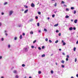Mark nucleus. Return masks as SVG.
<instances>
[{
	"mask_svg": "<svg viewBox=\"0 0 78 78\" xmlns=\"http://www.w3.org/2000/svg\"><path fill=\"white\" fill-rule=\"evenodd\" d=\"M23 50L25 52H27L28 51V48H25L23 49Z\"/></svg>",
	"mask_w": 78,
	"mask_h": 78,
	"instance_id": "f257e3e1",
	"label": "nucleus"
},
{
	"mask_svg": "<svg viewBox=\"0 0 78 78\" xmlns=\"http://www.w3.org/2000/svg\"><path fill=\"white\" fill-rule=\"evenodd\" d=\"M12 13H13V11H10L9 12V16H11Z\"/></svg>",
	"mask_w": 78,
	"mask_h": 78,
	"instance_id": "f03ea898",
	"label": "nucleus"
},
{
	"mask_svg": "<svg viewBox=\"0 0 78 78\" xmlns=\"http://www.w3.org/2000/svg\"><path fill=\"white\" fill-rule=\"evenodd\" d=\"M31 7H32V8H34V7L35 6V5L34 4V3H32L31 4Z\"/></svg>",
	"mask_w": 78,
	"mask_h": 78,
	"instance_id": "7ed1b4c3",
	"label": "nucleus"
},
{
	"mask_svg": "<svg viewBox=\"0 0 78 78\" xmlns=\"http://www.w3.org/2000/svg\"><path fill=\"white\" fill-rule=\"evenodd\" d=\"M34 20L33 19H31L29 20V22H33Z\"/></svg>",
	"mask_w": 78,
	"mask_h": 78,
	"instance_id": "20e7f679",
	"label": "nucleus"
},
{
	"mask_svg": "<svg viewBox=\"0 0 78 78\" xmlns=\"http://www.w3.org/2000/svg\"><path fill=\"white\" fill-rule=\"evenodd\" d=\"M13 72L14 73H17V70H14L13 71Z\"/></svg>",
	"mask_w": 78,
	"mask_h": 78,
	"instance_id": "39448f33",
	"label": "nucleus"
},
{
	"mask_svg": "<svg viewBox=\"0 0 78 78\" xmlns=\"http://www.w3.org/2000/svg\"><path fill=\"white\" fill-rule=\"evenodd\" d=\"M69 30L70 31H72V30H73V27H71L69 28Z\"/></svg>",
	"mask_w": 78,
	"mask_h": 78,
	"instance_id": "423d86ee",
	"label": "nucleus"
},
{
	"mask_svg": "<svg viewBox=\"0 0 78 78\" xmlns=\"http://www.w3.org/2000/svg\"><path fill=\"white\" fill-rule=\"evenodd\" d=\"M77 21H78V20H74V23H77Z\"/></svg>",
	"mask_w": 78,
	"mask_h": 78,
	"instance_id": "0eeeda50",
	"label": "nucleus"
},
{
	"mask_svg": "<svg viewBox=\"0 0 78 78\" xmlns=\"http://www.w3.org/2000/svg\"><path fill=\"white\" fill-rule=\"evenodd\" d=\"M28 9L26 10V11H25L24 12V13H27V12H28Z\"/></svg>",
	"mask_w": 78,
	"mask_h": 78,
	"instance_id": "6e6552de",
	"label": "nucleus"
},
{
	"mask_svg": "<svg viewBox=\"0 0 78 78\" xmlns=\"http://www.w3.org/2000/svg\"><path fill=\"white\" fill-rule=\"evenodd\" d=\"M8 47L9 48H10V47H11V45L10 44H8Z\"/></svg>",
	"mask_w": 78,
	"mask_h": 78,
	"instance_id": "1a4fd4ad",
	"label": "nucleus"
},
{
	"mask_svg": "<svg viewBox=\"0 0 78 78\" xmlns=\"http://www.w3.org/2000/svg\"><path fill=\"white\" fill-rule=\"evenodd\" d=\"M22 39V35H21L20 36V39Z\"/></svg>",
	"mask_w": 78,
	"mask_h": 78,
	"instance_id": "9d476101",
	"label": "nucleus"
},
{
	"mask_svg": "<svg viewBox=\"0 0 78 78\" xmlns=\"http://www.w3.org/2000/svg\"><path fill=\"white\" fill-rule=\"evenodd\" d=\"M30 34H33V31H31L30 32Z\"/></svg>",
	"mask_w": 78,
	"mask_h": 78,
	"instance_id": "9b49d317",
	"label": "nucleus"
},
{
	"mask_svg": "<svg viewBox=\"0 0 78 78\" xmlns=\"http://www.w3.org/2000/svg\"><path fill=\"white\" fill-rule=\"evenodd\" d=\"M45 54H43L41 55V57L42 58H43V57H45Z\"/></svg>",
	"mask_w": 78,
	"mask_h": 78,
	"instance_id": "f8f14e48",
	"label": "nucleus"
},
{
	"mask_svg": "<svg viewBox=\"0 0 78 78\" xmlns=\"http://www.w3.org/2000/svg\"><path fill=\"white\" fill-rule=\"evenodd\" d=\"M7 4H8V2H5L4 3V5H7Z\"/></svg>",
	"mask_w": 78,
	"mask_h": 78,
	"instance_id": "ddd939ff",
	"label": "nucleus"
},
{
	"mask_svg": "<svg viewBox=\"0 0 78 78\" xmlns=\"http://www.w3.org/2000/svg\"><path fill=\"white\" fill-rule=\"evenodd\" d=\"M58 24H57L54 25V27H58Z\"/></svg>",
	"mask_w": 78,
	"mask_h": 78,
	"instance_id": "4468645a",
	"label": "nucleus"
},
{
	"mask_svg": "<svg viewBox=\"0 0 78 78\" xmlns=\"http://www.w3.org/2000/svg\"><path fill=\"white\" fill-rule=\"evenodd\" d=\"M69 16L67 15H66L65 17V18H69Z\"/></svg>",
	"mask_w": 78,
	"mask_h": 78,
	"instance_id": "2eb2a0df",
	"label": "nucleus"
},
{
	"mask_svg": "<svg viewBox=\"0 0 78 78\" xmlns=\"http://www.w3.org/2000/svg\"><path fill=\"white\" fill-rule=\"evenodd\" d=\"M44 31H46V32H47V30L46 29H44Z\"/></svg>",
	"mask_w": 78,
	"mask_h": 78,
	"instance_id": "dca6fc26",
	"label": "nucleus"
},
{
	"mask_svg": "<svg viewBox=\"0 0 78 78\" xmlns=\"http://www.w3.org/2000/svg\"><path fill=\"white\" fill-rule=\"evenodd\" d=\"M17 37H15L14 38L15 41H16V40H17Z\"/></svg>",
	"mask_w": 78,
	"mask_h": 78,
	"instance_id": "f3484780",
	"label": "nucleus"
},
{
	"mask_svg": "<svg viewBox=\"0 0 78 78\" xmlns=\"http://www.w3.org/2000/svg\"><path fill=\"white\" fill-rule=\"evenodd\" d=\"M15 78H19V76H18V75H16L15 76Z\"/></svg>",
	"mask_w": 78,
	"mask_h": 78,
	"instance_id": "a211bd4d",
	"label": "nucleus"
},
{
	"mask_svg": "<svg viewBox=\"0 0 78 78\" xmlns=\"http://www.w3.org/2000/svg\"><path fill=\"white\" fill-rule=\"evenodd\" d=\"M61 63H62L63 64H64V61L62 60L61 61Z\"/></svg>",
	"mask_w": 78,
	"mask_h": 78,
	"instance_id": "6ab92c4d",
	"label": "nucleus"
},
{
	"mask_svg": "<svg viewBox=\"0 0 78 78\" xmlns=\"http://www.w3.org/2000/svg\"><path fill=\"white\" fill-rule=\"evenodd\" d=\"M73 50H74V51H76V48L75 47L73 48Z\"/></svg>",
	"mask_w": 78,
	"mask_h": 78,
	"instance_id": "aec40b11",
	"label": "nucleus"
},
{
	"mask_svg": "<svg viewBox=\"0 0 78 78\" xmlns=\"http://www.w3.org/2000/svg\"><path fill=\"white\" fill-rule=\"evenodd\" d=\"M58 40H57L55 41V44H57V43H58Z\"/></svg>",
	"mask_w": 78,
	"mask_h": 78,
	"instance_id": "412c9836",
	"label": "nucleus"
},
{
	"mask_svg": "<svg viewBox=\"0 0 78 78\" xmlns=\"http://www.w3.org/2000/svg\"><path fill=\"white\" fill-rule=\"evenodd\" d=\"M66 44V43L65 42H63V45H65Z\"/></svg>",
	"mask_w": 78,
	"mask_h": 78,
	"instance_id": "4be33fe9",
	"label": "nucleus"
},
{
	"mask_svg": "<svg viewBox=\"0 0 78 78\" xmlns=\"http://www.w3.org/2000/svg\"><path fill=\"white\" fill-rule=\"evenodd\" d=\"M49 42H50V43H51V42H52V41H51L50 40H49Z\"/></svg>",
	"mask_w": 78,
	"mask_h": 78,
	"instance_id": "5701e85b",
	"label": "nucleus"
},
{
	"mask_svg": "<svg viewBox=\"0 0 78 78\" xmlns=\"http://www.w3.org/2000/svg\"><path fill=\"white\" fill-rule=\"evenodd\" d=\"M42 49H44V48H45V46H43L42 47Z\"/></svg>",
	"mask_w": 78,
	"mask_h": 78,
	"instance_id": "b1692460",
	"label": "nucleus"
},
{
	"mask_svg": "<svg viewBox=\"0 0 78 78\" xmlns=\"http://www.w3.org/2000/svg\"><path fill=\"white\" fill-rule=\"evenodd\" d=\"M39 25H40L39 23H37V27H39Z\"/></svg>",
	"mask_w": 78,
	"mask_h": 78,
	"instance_id": "393cba45",
	"label": "nucleus"
},
{
	"mask_svg": "<svg viewBox=\"0 0 78 78\" xmlns=\"http://www.w3.org/2000/svg\"><path fill=\"white\" fill-rule=\"evenodd\" d=\"M66 11H69V9L67 8L66 9Z\"/></svg>",
	"mask_w": 78,
	"mask_h": 78,
	"instance_id": "a878e982",
	"label": "nucleus"
},
{
	"mask_svg": "<svg viewBox=\"0 0 78 78\" xmlns=\"http://www.w3.org/2000/svg\"><path fill=\"white\" fill-rule=\"evenodd\" d=\"M22 67H25V65L24 64H23L22 65Z\"/></svg>",
	"mask_w": 78,
	"mask_h": 78,
	"instance_id": "bb28decb",
	"label": "nucleus"
},
{
	"mask_svg": "<svg viewBox=\"0 0 78 78\" xmlns=\"http://www.w3.org/2000/svg\"><path fill=\"white\" fill-rule=\"evenodd\" d=\"M41 71H38V74H41Z\"/></svg>",
	"mask_w": 78,
	"mask_h": 78,
	"instance_id": "cd10ccee",
	"label": "nucleus"
},
{
	"mask_svg": "<svg viewBox=\"0 0 78 78\" xmlns=\"http://www.w3.org/2000/svg\"><path fill=\"white\" fill-rule=\"evenodd\" d=\"M51 73H53V70H51Z\"/></svg>",
	"mask_w": 78,
	"mask_h": 78,
	"instance_id": "c85d7f7f",
	"label": "nucleus"
},
{
	"mask_svg": "<svg viewBox=\"0 0 78 78\" xmlns=\"http://www.w3.org/2000/svg\"><path fill=\"white\" fill-rule=\"evenodd\" d=\"M76 12L75 10H74V14H76Z\"/></svg>",
	"mask_w": 78,
	"mask_h": 78,
	"instance_id": "c756f323",
	"label": "nucleus"
},
{
	"mask_svg": "<svg viewBox=\"0 0 78 78\" xmlns=\"http://www.w3.org/2000/svg\"><path fill=\"white\" fill-rule=\"evenodd\" d=\"M38 14H39V15H40V14H41V12H38Z\"/></svg>",
	"mask_w": 78,
	"mask_h": 78,
	"instance_id": "7c9ffc66",
	"label": "nucleus"
},
{
	"mask_svg": "<svg viewBox=\"0 0 78 78\" xmlns=\"http://www.w3.org/2000/svg\"><path fill=\"white\" fill-rule=\"evenodd\" d=\"M36 40H35L34 41H33V43L34 44L35 43H36Z\"/></svg>",
	"mask_w": 78,
	"mask_h": 78,
	"instance_id": "2f4dec72",
	"label": "nucleus"
},
{
	"mask_svg": "<svg viewBox=\"0 0 78 78\" xmlns=\"http://www.w3.org/2000/svg\"><path fill=\"white\" fill-rule=\"evenodd\" d=\"M4 40V38H2V39H1V41H3Z\"/></svg>",
	"mask_w": 78,
	"mask_h": 78,
	"instance_id": "473e14b6",
	"label": "nucleus"
},
{
	"mask_svg": "<svg viewBox=\"0 0 78 78\" xmlns=\"http://www.w3.org/2000/svg\"><path fill=\"white\" fill-rule=\"evenodd\" d=\"M24 7H25V8H28V6H27V5L24 6Z\"/></svg>",
	"mask_w": 78,
	"mask_h": 78,
	"instance_id": "72a5a7b5",
	"label": "nucleus"
},
{
	"mask_svg": "<svg viewBox=\"0 0 78 78\" xmlns=\"http://www.w3.org/2000/svg\"><path fill=\"white\" fill-rule=\"evenodd\" d=\"M71 9H74V7H71Z\"/></svg>",
	"mask_w": 78,
	"mask_h": 78,
	"instance_id": "f704fd0d",
	"label": "nucleus"
},
{
	"mask_svg": "<svg viewBox=\"0 0 78 78\" xmlns=\"http://www.w3.org/2000/svg\"><path fill=\"white\" fill-rule=\"evenodd\" d=\"M45 40V41H46V42H47L48 41V38H46Z\"/></svg>",
	"mask_w": 78,
	"mask_h": 78,
	"instance_id": "c9c22d12",
	"label": "nucleus"
},
{
	"mask_svg": "<svg viewBox=\"0 0 78 78\" xmlns=\"http://www.w3.org/2000/svg\"><path fill=\"white\" fill-rule=\"evenodd\" d=\"M34 46H31L32 48H34Z\"/></svg>",
	"mask_w": 78,
	"mask_h": 78,
	"instance_id": "e433bc0d",
	"label": "nucleus"
},
{
	"mask_svg": "<svg viewBox=\"0 0 78 78\" xmlns=\"http://www.w3.org/2000/svg\"><path fill=\"white\" fill-rule=\"evenodd\" d=\"M76 61H77V59H76V58H75V62H76Z\"/></svg>",
	"mask_w": 78,
	"mask_h": 78,
	"instance_id": "4c0bfd02",
	"label": "nucleus"
},
{
	"mask_svg": "<svg viewBox=\"0 0 78 78\" xmlns=\"http://www.w3.org/2000/svg\"><path fill=\"white\" fill-rule=\"evenodd\" d=\"M62 68H64V65H62Z\"/></svg>",
	"mask_w": 78,
	"mask_h": 78,
	"instance_id": "58836bf2",
	"label": "nucleus"
},
{
	"mask_svg": "<svg viewBox=\"0 0 78 78\" xmlns=\"http://www.w3.org/2000/svg\"><path fill=\"white\" fill-rule=\"evenodd\" d=\"M35 19H38V17H37V16H36Z\"/></svg>",
	"mask_w": 78,
	"mask_h": 78,
	"instance_id": "ea45409f",
	"label": "nucleus"
},
{
	"mask_svg": "<svg viewBox=\"0 0 78 78\" xmlns=\"http://www.w3.org/2000/svg\"><path fill=\"white\" fill-rule=\"evenodd\" d=\"M66 57H67V58H69V55H67L66 56Z\"/></svg>",
	"mask_w": 78,
	"mask_h": 78,
	"instance_id": "a19ab883",
	"label": "nucleus"
},
{
	"mask_svg": "<svg viewBox=\"0 0 78 78\" xmlns=\"http://www.w3.org/2000/svg\"><path fill=\"white\" fill-rule=\"evenodd\" d=\"M55 14L52 15V17H55Z\"/></svg>",
	"mask_w": 78,
	"mask_h": 78,
	"instance_id": "79ce46f5",
	"label": "nucleus"
},
{
	"mask_svg": "<svg viewBox=\"0 0 78 78\" xmlns=\"http://www.w3.org/2000/svg\"><path fill=\"white\" fill-rule=\"evenodd\" d=\"M66 61H69V58H66Z\"/></svg>",
	"mask_w": 78,
	"mask_h": 78,
	"instance_id": "37998d69",
	"label": "nucleus"
},
{
	"mask_svg": "<svg viewBox=\"0 0 78 78\" xmlns=\"http://www.w3.org/2000/svg\"><path fill=\"white\" fill-rule=\"evenodd\" d=\"M38 49L39 50H41V47H38Z\"/></svg>",
	"mask_w": 78,
	"mask_h": 78,
	"instance_id": "c03bdc74",
	"label": "nucleus"
},
{
	"mask_svg": "<svg viewBox=\"0 0 78 78\" xmlns=\"http://www.w3.org/2000/svg\"><path fill=\"white\" fill-rule=\"evenodd\" d=\"M56 33H59V30H56Z\"/></svg>",
	"mask_w": 78,
	"mask_h": 78,
	"instance_id": "a18cd8bd",
	"label": "nucleus"
},
{
	"mask_svg": "<svg viewBox=\"0 0 78 78\" xmlns=\"http://www.w3.org/2000/svg\"><path fill=\"white\" fill-rule=\"evenodd\" d=\"M62 4H64V1H62Z\"/></svg>",
	"mask_w": 78,
	"mask_h": 78,
	"instance_id": "49530a36",
	"label": "nucleus"
},
{
	"mask_svg": "<svg viewBox=\"0 0 78 78\" xmlns=\"http://www.w3.org/2000/svg\"><path fill=\"white\" fill-rule=\"evenodd\" d=\"M56 5H57L56 3H55V4L54 5L55 6H56Z\"/></svg>",
	"mask_w": 78,
	"mask_h": 78,
	"instance_id": "de8ad7c7",
	"label": "nucleus"
},
{
	"mask_svg": "<svg viewBox=\"0 0 78 78\" xmlns=\"http://www.w3.org/2000/svg\"><path fill=\"white\" fill-rule=\"evenodd\" d=\"M61 33H59V34H58V36H61Z\"/></svg>",
	"mask_w": 78,
	"mask_h": 78,
	"instance_id": "09e8293b",
	"label": "nucleus"
},
{
	"mask_svg": "<svg viewBox=\"0 0 78 78\" xmlns=\"http://www.w3.org/2000/svg\"><path fill=\"white\" fill-rule=\"evenodd\" d=\"M73 29L74 30H76V28L74 27L73 28Z\"/></svg>",
	"mask_w": 78,
	"mask_h": 78,
	"instance_id": "8fccbe9b",
	"label": "nucleus"
},
{
	"mask_svg": "<svg viewBox=\"0 0 78 78\" xmlns=\"http://www.w3.org/2000/svg\"><path fill=\"white\" fill-rule=\"evenodd\" d=\"M63 6H65V7H67V5L65 4H64Z\"/></svg>",
	"mask_w": 78,
	"mask_h": 78,
	"instance_id": "3c124183",
	"label": "nucleus"
},
{
	"mask_svg": "<svg viewBox=\"0 0 78 78\" xmlns=\"http://www.w3.org/2000/svg\"><path fill=\"white\" fill-rule=\"evenodd\" d=\"M62 55H65V53L63 52L62 53Z\"/></svg>",
	"mask_w": 78,
	"mask_h": 78,
	"instance_id": "603ef678",
	"label": "nucleus"
},
{
	"mask_svg": "<svg viewBox=\"0 0 78 78\" xmlns=\"http://www.w3.org/2000/svg\"><path fill=\"white\" fill-rule=\"evenodd\" d=\"M2 58V56H0V59H1Z\"/></svg>",
	"mask_w": 78,
	"mask_h": 78,
	"instance_id": "864d4df0",
	"label": "nucleus"
},
{
	"mask_svg": "<svg viewBox=\"0 0 78 78\" xmlns=\"http://www.w3.org/2000/svg\"><path fill=\"white\" fill-rule=\"evenodd\" d=\"M1 14H2V15H3L4 14V13H3V12H2V13H1Z\"/></svg>",
	"mask_w": 78,
	"mask_h": 78,
	"instance_id": "5fc2aeb1",
	"label": "nucleus"
},
{
	"mask_svg": "<svg viewBox=\"0 0 78 78\" xmlns=\"http://www.w3.org/2000/svg\"><path fill=\"white\" fill-rule=\"evenodd\" d=\"M23 36H25V33H23Z\"/></svg>",
	"mask_w": 78,
	"mask_h": 78,
	"instance_id": "6e6d98bb",
	"label": "nucleus"
},
{
	"mask_svg": "<svg viewBox=\"0 0 78 78\" xmlns=\"http://www.w3.org/2000/svg\"><path fill=\"white\" fill-rule=\"evenodd\" d=\"M38 32L39 33H41V30H39L38 31Z\"/></svg>",
	"mask_w": 78,
	"mask_h": 78,
	"instance_id": "4d7b16f0",
	"label": "nucleus"
},
{
	"mask_svg": "<svg viewBox=\"0 0 78 78\" xmlns=\"http://www.w3.org/2000/svg\"><path fill=\"white\" fill-rule=\"evenodd\" d=\"M6 32H7L6 30H5L4 31V33L5 34L6 33Z\"/></svg>",
	"mask_w": 78,
	"mask_h": 78,
	"instance_id": "13d9d810",
	"label": "nucleus"
},
{
	"mask_svg": "<svg viewBox=\"0 0 78 78\" xmlns=\"http://www.w3.org/2000/svg\"><path fill=\"white\" fill-rule=\"evenodd\" d=\"M76 44H78V40L76 42Z\"/></svg>",
	"mask_w": 78,
	"mask_h": 78,
	"instance_id": "bf43d9fd",
	"label": "nucleus"
},
{
	"mask_svg": "<svg viewBox=\"0 0 78 78\" xmlns=\"http://www.w3.org/2000/svg\"><path fill=\"white\" fill-rule=\"evenodd\" d=\"M57 12V11H55L54 12V13H55V14H56Z\"/></svg>",
	"mask_w": 78,
	"mask_h": 78,
	"instance_id": "052dcab7",
	"label": "nucleus"
},
{
	"mask_svg": "<svg viewBox=\"0 0 78 78\" xmlns=\"http://www.w3.org/2000/svg\"><path fill=\"white\" fill-rule=\"evenodd\" d=\"M59 51H61V49H59Z\"/></svg>",
	"mask_w": 78,
	"mask_h": 78,
	"instance_id": "680f3d73",
	"label": "nucleus"
},
{
	"mask_svg": "<svg viewBox=\"0 0 78 78\" xmlns=\"http://www.w3.org/2000/svg\"><path fill=\"white\" fill-rule=\"evenodd\" d=\"M62 43H64V41L62 40Z\"/></svg>",
	"mask_w": 78,
	"mask_h": 78,
	"instance_id": "e2e57ef3",
	"label": "nucleus"
},
{
	"mask_svg": "<svg viewBox=\"0 0 78 78\" xmlns=\"http://www.w3.org/2000/svg\"><path fill=\"white\" fill-rule=\"evenodd\" d=\"M5 35H6V36H8V34H7V33H5Z\"/></svg>",
	"mask_w": 78,
	"mask_h": 78,
	"instance_id": "0e129e2a",
	"label": "nucleus"
},
{
	"mask_svg": "<svg viewBox=\"0 0 78 78\" xmlns=\"http://www.w3.org/2000/svg\"><path fill=\"white\" fill-rule=\"evenodd\" d=\"M0 26H2V23H0Z\"/></svg>",
	"mask_w": 78,
	"mask_h": 78,
	"instance_id": "69168bd1",
	"label": "nucleus"
},
{
	"mask_svg": "<svg viewBox=\"0 0 78 78\" xmlns=\"http://www.w3.org/2000/svg\"><path fill=\"white\" fill-rule=\"evenodd\" d=\"M76 76L77 77H78V74H76Z\"/></svg>",
	"mask_w": 78,
	"mask_h": 78,
	"instance_id": "338daca9",
	"label": "nucleus"
},
{
	"mask_svg": "<svg viewBox=\"0 0 78 78\" xmlns=\"http://www.w3.org/2000/svg\"><path fill=\"white\" fill-rule=\"evenodd\" d=\"M1 78H4V77H3V76H2L1 77Z\"/></svg>",
	"mask_w": 78,
	"mask_h": 78,
	"instance_id": "774afa93",
	"label": "nucleus"
}]
</instances>
